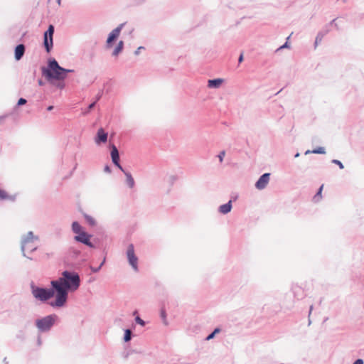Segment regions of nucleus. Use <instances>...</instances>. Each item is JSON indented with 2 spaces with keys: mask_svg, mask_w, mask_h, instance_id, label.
<instances>
[{
  "mask_svg": "<svg viewBox=\"0 0 364 364\" xmlns=\"http://www.w3.org/2000/svg\"><path fill=\"white\" fill-rule=\"evenodd\" d=\"M51 285L55 290V299L50 302V305L61 307L66 303L68 291H75L79 287L80 277L75 272L65 271L61 277L51 282Z\"/></svg>",
  "mask_w": 364,
  "mask_h": 364,
  "instance_id": "obj_1",
  "label": "nucleus"
},
{
  "mask_svg": "<svg viewBox=\"0 0 364 364\" xmlns=\"http://www.w3.org/2000/svg\"><path fill=\"white\" fill-rule=\"evenodd\" d=\"M72 71V70L61 68L58 62L53 59L49 61L48 68L43 69V75L49 81L52 80H63L66 77L67 74Z\"/></svg>",
  "mask_w": 364,
  "mask_h": 364,
  "instance_id": "obj_2",
  "label": "nucleus"
},
{
  "mask_svg": "<svg viewBox=\"0 0 364 364\" xmlns=\"http://www.w3.org/2000/svg\"><path fill=\"white\" fill-rule=\"evenodd\" d=\"M55 290L48 289L44 288L38 287L36 286L31 287V292L33 297L41 301H46L54 296Z\"/></svg>",
  "mask_w": 364,
  "mask_h": 364,
  "instance_id": "obj_3",
  "label": "nucleus"
},
{
  "mask_svg": "<svg viewBox=\"0 0 364 364\" xmlns=\"http://www.w3.org/2000/svg\"><path fill=\"white\" fill-rule=\"evenodd\" d=\"M54 33V26L50 25L47 31L44 33L43 43L46 51L49 53L53 47V36Z\"/></svg>",
  "mask_w": 364,
  "mask_h": 364,
  "instance_id": "obj_4",
  "label": "nucleus"
},
{
  "mask_svg": "<svg viewBox=\"0 0 364 364\" xmlns=\"http://www.w3.org/2000/svg\"><path fill=\"white\" fill-rule=\"evenodd\" d=\"M127 256V259H128L129 264L133 267V269L135 271H137V269H138V267H137L138 258L135 255L134 245L132 244H130L128 246Z\"/></svg>",
  "mask_w": 364,
  "mask_h": 364,
  "instance_id": "obj_5",
  "label": "nucleus"
},
{
  "mask_svg": "<svg viewBox=\"0 0 364 364\" xmlns=\"http://www.w3.org/2000/svg\"><path fill=\"white\" fill-rule=\"evenodd\" d=\"M270 179V173H263L259 179L255 183V188L258 190H263L264 189L267 184L269 183Z\"/></svg>",
  "mask_w": 364,
  "mask_h": 364,
  "instance_id": "obj_6",
  "label": "nucleus"
},
{
  "mask_svg": "<svg viewBox=\"0 0 364 364\" xmlns=\"http://www.w3.org/2000/svg\"><path fill=\"white\" fill-rule=\"evenodd\" d=\"M36 242L31 241L29 238L23 240L21 249L24 254L25 252H31L36 250Z\"/></svg>",
  "mask_w": 364,
  "mask_h": 364,
  "instance_id": "obj_7",
  "label": "nucleus"
},
{
  "mask_svg": "<svg viewBox=\"0 0 364 364\" xmlns=\"http://www.w3.org/2000/svg\"><path fill=\"white\" fill-rule=\"evenodd\" d=\"M111 158L113 164L117 166L122 172H124V169L119 164V155L117 148L115 145L112 144L111 146Z\"/></svg>",
  "mask_w": 364,
  "mask_h": 364,
  "instance_id": "obj_8",
  "label": "nucleus"
},
{
  "mask_svg": "<svg viewBox=\"0 0 364 364\" xmlns=\"http://www.w3.org/2000/svg\"><path fill=\"white\" fill-rule=\"evenodd\" d=\"M122 27L123 24H120L109 33L107 40V47L108 48L112 46V43L119 37Z\"/></svg>",
  "mask_w": 364,
  "mask_h": 364,
  "instance_id": "obj_9",
  "label": "nucleus"
},
{
  "mask_svg": "<svg viewBox=\"0 0 364 364\" xmlns=\"http://www.w3.org/2000/svg\"><path fill=\"white\" fill-rule=\"evenodd\" d=\"M90 237H91V236L90 235H88L85 232L82 231V232H80L79 234H77V235H76L75 237V240L76 241H78L83 244H85L90 247H92V244L90 242Z\"/></svg>",
  "mask_w": 364,
  "mask_h": 364,
  "instance_id": "obj_10",
  "label": "nucleus"
},
{
  "mask_svg": "<svg viewBox=\"0 0 364 364\" xmlns=\"http://www.w3.org/2000/svg\"><path fill=\"white\" fill-rule=\"evenodd\" d=\"M107 140V134L102 128L97 130V136L95 137V143L100 144V143H105Z\"/></svg>",
  "mask_w": 364,
  "mask_h": 364,
  "instance_id": "obj_11",
  "label": "nucleus"
},
{
  "mask_svg": "<svg viewBox=\"0 0 364 364\" xmlns=\"http://www.w3.org/2000/svg\"><path fill=\"white\" fill-rule=\"evenodd\" d=\"M53 325L52 320H38L36 326L41 331L48 330Z\"/></svg>",
  "mask_w": 364,
  "mask_h": 364,
  "instance_id": "obj_12",
  "label": "nucleus"
},
{
  "mask_svg": "<svg viewBox=\"0 0 364 364\" xmlns=\"http://www.w3.org/2000/svg\"><path fill=\"white\" fill-rule=\"evenodd\" d=\"M225 82V80L222 78H217L213 80H208V87L209 88H218L223 83Z\"/></svg>",
  "mask_w": 364,
  "mask_h": 364,
  "instance_id": "obj_13",
  "label": "nucleus"
},
{
  "mask_svg": "<svg viewBox=\"0 0 364 364\" xmlns=\"http://www.w3.org/2000/svg\"><path fill=\"white\" fill-rule=\"evenodd\" d=\"M292 293L294 296L297 299L299 300L304 297L305 294L303 289L299 286H294L292 287Z\"/></svg>",
  "mask_w": 364,
  "mask_h": 364,
  "instance_id": "obj_14",
  "label": "nucleus"
},
{
  "mask_svg": "<svg viewBox=\"0 0 364 364\" xmlns=\"http://www.w3.org/2000/svg\"><path fill=\"white\" fill-rule=\"evenodd\" d=\"M25 53V46L23 44H19L16 47L15 49V58L16 60H19Z\"/></svg>",
  "mask_w": 364,
  "mask_h": 364,
  "instance_id": "obj_15",
  "label": "nucleus"
},
{
  "mask_svg": "<svg viewBox=\"0 0 364 364\" xmlns=\"http://www.w3.org/2000/svg\"><path fill=\"white\" fill-rule=\"evenodd\" d=\"M126 176V181H127V185L129 186V188H133L134 186V180L133 178V177L132 176L131 173H129V172H127L124 171V172H123Z\"/></svg>",
  "mask_w": 364,
  "mask_h": 364,
  "instance_id": "obj_16",
  "label": "nucleus"
},
{
  "mask_svg": "<svg viewBox=\"0 0 364 364\" xmlns=\"http://www.w3.org/2000/svg\"><path fill=\"white\" fill-rule=\"evenodd\" d=\"M0 200H14V197L9 195L4 190L0 189Z\"/></svg>",
  "mask_w": 364,
  "mask_h": 364,
  "instance_id": "obj_17",
  "label": "nucleus"
},
{
  "mask_svg": "<svg viewBox=\"0 0 364 364\" xmlns=\"http://www.w3.org/2000/svg\"><path fill=\"white\" fill-rule=\"evenodd\" d=\"M123 47H124V43H123V41H121L118 43L117 47L114 50L113 53H112L113 55H114V56L118 55V54L122 50Z\"/></svg>",
  "mask_w": 364,
  "mask_h": 364,
  "instance_id": "obj_18",
  "label": "nucleus"
},
{
  "mask_svg": "<svg viewBox=\"0 0 364 364\" xmlns=\"http://www.w3.org/2000/svg\"><path fill=\"white\" fill-rule=\"evenodd\" d=\"M72 229H73V231L76 234H79L80 232H82V228L77 222L73 223Z\"/></svg>",
  "mask_w": 364,
  "mask_h": 364,
  "instance_id": "obj_19",
  "label": "nucleus"
},
{
  "mask_svg": "<svg viewBox=\"0 0 364 364\" xmlns=\"http://www.w3.org/2000/svg\"><path fill=\"white\" fill-rule=\"evenodd\" d=\"M323 37L324 36H323V34L321 33L320 32H318L317 33V36L316 37L315 42H314V48H316L318 46V43H320L321 42Z\"/></svg>",
  "mask_w": 364,
  "mask_h": 364,
  "instance_id": "obj_20",
  "label": "nucleus"
},
{
  "mask_svg": "<svg viewBox=\"0 0 364 364\" xmlns=\"http://www.w3.org/2000/svg\"><path fill=\"white\" fill-rule=\"evenodd\" d=\"M311 153H313V154H324L326 153V149L323 146H319V147L312 150Z\"/></svg>",
  "mask_w": 364,
  "mask_h": 364,
  "instance_id": "obj_21",
  "label": "nucleus"
},
{
  "mask_svg": "<svg viewBox=\"0 0 364 364\" xmlns=\"http://www.w3.org/2000/svg\"><path fill=\"white\" fill-rule=\"evenodd\" d=\"M85 218L90 225H91V226L95 225L96 222H95V220L92 217L87 215H85Z\"/></svg>",
  "mask_w": 364,
  "mask_h": 364,
  "instance_id": "obj_22",
  "label": "nucleus"
},
{
  "mask_svg": "<svg viewBox=\"0 0 364 364\" xmlns=\"http://www.w3.org/2000/svg\"><path fill=\"white\" fill-rule=\"evenodd\" d=\"M131 331L129 329H127L124 333V340L125 342H128L131 339Z\"/></svg>",
  "mask_w": 364,
  "mask_h": 364,
  "instance_id": "obj_23",
  "label": "nucleus"
},
{
  "mask_svg": "<svg viewBox=\"0 0 364 364\" xmlns=\"http://www.w3.org/2000/svg\"><path fill=\"white\" fill-rule=\"evenodd\" d=\"M31 239V241L36 242L38 240V237L33 235L32 232H29L26 237L24 239Z\"/></svg>",
  "mask_w": 364,
  "mask_h": 364,
  "instance_id": "obj_24",
  "label": "nucleus"
},
{
  "mask_svg": "<svg viewBox=\"0 0 364 364\" xmlns=\"http://www.w3.org/2000/svg\"><path fill=\"white\" fill-rule=\"evenodd\" d=\"M323 185H322L318 190L316 194L314 196V200H318L321 197V192Z\"/></svg>",
  "mask_w": 364,
  "mask_h": 364,
  "instance_id": "obj_25",
  "label": "nucleus"
},
{
  "mask_svg": "<svg viewBox=\"0 0 364 364\" xmlns=\"http://www.w3.org/2000/svg\"><path fill=\"white\" fill-rule=\"evenodd\" d=\"M219 332H220V329H219V328H215V329L214 330V331H213L212 333H210L209 336H207L206 340H207V341H209V340H210V339L213 338H214V336H215V335L217 333H219Z\"/></svg>",
  "mask_w": 364,
  "mask_h": 364,
  "instance_id": "obj_26",
  "label": "nucleus"
},
{
  "mask_svg": "<svg viewBox=\"0 0 364 364\" xmlns=\"http://www.w3.org/2000/svg\"><path fill=\"white\" fill-rule=\"evenodd\" d=\"M331 31V28H329V26H326L321 31H319L321 33L323 34V36H325L327 33H328Z\"/></svg>",
  "mask_w": 364,
  "mask_h": 364,
  "instance_id": "obj_27",
  "label": "nucleus"
},
{
  "mask_svg": "<svg viewBox=\"0 0 364 364\" xmlns=\"http://www.w3.org/2000/svg\"><path fill=\"white\" fill-rule=\"evenodd\" d=\"M331 163L334 164H336L338 166V167L341 168V169H343L344 168L343 166V164H342V162L338 159H333L331 161Z\"/></svg>",
  "mask_w": 364,
  "mask_h": 364,
  "instance_id": "obj_28",
  "label": "nucleus"
},
{
  "mask_svg": "<svg viewBox=\"0 0 364 364\" xmlns=\"http://www.w3.org/2000/svg\"><path fill=\"white\" fill-rule=\"evenodd\" d=\"M220 213L223 214L228 213V204H223L220 207Z\"/></svg>",
  "mask_w": 364,
  "mask_h": 364,
  "instance_id": "obj_29",
  "label": "nucleus"
},
{
  "mask_svg": "<svg viewBox=\"0 0 364 364\" xmlns=\"http://www.w3.org/2000/svg\"><path fill=\"white\" fill-rule=\"evenodd\" d=\"M225 155H226L225 151H220V153L218 155V158L220 163L223 161V159L225 158Z\"/></svg>",
  "mask_w": 364,
  "mask_h": 364,
  "instance_id": "obj_30",
  "label": "nucleus"
},
{
  "mask_svg": "<svg viewBox=\"0 0 364 364\" xmlns=\"http://www.w3.org/2000/svg\"><path fill=\"white\" fill-rule=\"evenodd\" d=\"M289 48V44L288 41H286L282 46H281L279 48H278L276 51L277 52L280 50H282L284 48Z\"/></svg>",
  "mask_w": 364,
  "mask_h": 364,
  "instance_id": "obj_31",
  "label": "nucleus"
},
{
  "mask_svg": "<svg viewBox=\"0 0 364 364\" xmlns=\"http://www.w3.org/2000/svg\"><path fill=\"white\" fill-rule=\"evenodd\" d=\"M26 103V100L23 98H20L18 100V105H25Z\"/></svg>",
  "mask_w": 364,
  "mask_h": 364,
  "instance_id": "obj_32",
  "label": "nucleus"
},
{
  "mask_svg": "<svg viewBox=\"0 0 364 364\" xmlns=\"http://www.w3.org/2000/svg\"><path fill=\"white\" fill-rule=\"evenodd\" d=\"M353 364H364L362 359L356 360Z\"/></svg>",
  "mask_w": 364,
  "mask_h": 364,
  "instance_id": "obj_33",
  "label": "nucleus"
},
{
  "mask_svg": "<svg viewBox=\"0 0 364 364\" xmlns=\"http://www.w3.org/2000/svg\"><path fill=\"white\" fill-rule=\"evenodd\" d=\"M136 321H137V323L139 325H141L142 326H144L145 325V321L144 320H136Z\"/></svg>",
  "mask_w": 364,
  "mask_h": 364,
  "instance_id": "obj_34",
  "label": "nucleus"
},
{
  "mask_svg": "<svg viewBox=\"0 0 364 364\" xmlns=\"http://www.w3.org/2000/svg\"><path fill=\"white\" fill-rule=\"evenodd\" d=\"M104 171L107 173H111V169H110L109 166H106L105 167Z\"/></svg>",
  "mask_w": 364,
  "mask_h": 364,
  "instance_id": "obj_35",
  "label": "nucleus"
},
{
  "mask_svg": "<svg viewBox=\"0 0 364 364\" xmlns=\"http://www.w3.org/2000/svg\"><path fill=\"white\" fill-rule=\"evenodd\" d=\"M336 18L333 19V20L329 23V24H328L327 26H329V27H330L331 26H334V24L336 23Z\"/></svg>",
  "mask_w": 364,
  "mask_h": 364,
  "instance_id": "obj_36",
  "label": "nucleus"
},
{
  "mask_svg": "<svg viewBox=\"0 0 364 364\" xmlns=\"http://www.w3.org/2000/svg\"><path fill=\"white\" fill-rule=\"evenodd\" d=\"M243 59H244V58H243V54H242V53H241V54H240V55L239 56V58H238V62H239V63H242V60H243Z\"/></svg>",
  "mask_w": 364,
  "mask_h": 364,
  "instance_id": "obj_37",
  "label": "nucleus"
},
{
  "mask_svg": "<svg viewBox=\"0 0 364 364\" xmlns=\"http://www.w3.org/2000/svg\"><path fill=\"white\" fill-rule=\"evenodd\" d=\"M232 207V200H229V213L231 211Z\"/></svg>",
  "mask_w": 364,
  "mask_h": 364,
  "instance_id": "obj_38",
  "label": "nucleus"
},
{
  "mask_svg": "<svg viewBox=\"0 0 364 364\" xmlns=\"http://www.w3.org/2000/svg\"><path fill=\"white\" fill-rule=\"evenodd\" d=\"M144 48L143 47H139L138 49L135 51V54L138 55L140 53V49Z\"/></svg>",
  "mask_w": 364,
  "mask_h": 364,
  "instance_id": "obj_39",
  "label": "nucleus"
},
{
  "mask_svg": "<svg viewBox=\"0 0 364 364\" xmlns=\"http://www.w3.org/2000/svg\"><path fill=\"white\" fill-rule=\"evenodd\" d=\"M95 102H93V103L90 104V106H89V109H92L95 107Z\"/></svg>",
  "mask_w": 364,
  "mask_h": 364,
  "instance_id": "obj_40",
  "label": "nucleus"
},
{
  "mask_svg": "<svg viewBox=\"0 0 364 364\" xmlns=\"http://www.w3.org/2000/svg\"><path fill=\"white\" fill-rule=\"evenodd\" d=\"M60 89H63L64 87V84L63 83H59L58 85Z\"/></svg>",
  "mask_w": 364,
  "mask_h": 364,
  "instance_id": "obj_41",
  "label": "nucleus"
},
{
  "mask_svg": "<svg viewBox=\"0 0 364 364\" xmlns=\"http://www.w3.org/2000/svg\"><path fill=\"white\" fill-rule=\"evenodd\" d=\"M53 106H49V107H48V109H48V111H50V110H52V109H53Z\"/></svg>",
  "mask_w": 364,
  "mask_h": 364,
  "instance_id": "obj_42",
  "label": "nucleus"
},
{
  "mask_svg": "<svg viewBox=\"0 0 364 364\" xmlns=\"http://www.w3.org/2000/svg\"><path fill=\"white\" fill-rule=\"evenodd\" d=\"M312 309H313V306H310V309H309V316H310L311 312V311H312Z\"/></svg>",
  "mask_w": 364,
  "mask_h": 364,
  "instance_id": "obj_43",
  "label": "nucleus"
},
{
  "mask_svg": "<svg viewBox=\"0 0 364 364\" xmlns=\"http://www.w3.org/2000/svg\"><path fill=\"white\" fill-rule=\"evenodd\" d=\"M334 26L337 30H339V27L336 23L334 24Z\"/></svg>",
  "mask_w": 364,
  "mask_h": 364,
  "instance_id": "obj_44",
  "label": "nucleus"
},
{
  "mask_svg": "<svg viewBox=\"0 0 364 364\" xmlns=\"http://www.w3.org/2000/svg\"><path fill=\"white\" fill-rule=\"evenodd\" d=\"M310 153H311V151L310 150H307L306 152H305V154H309Z\"/></svg>",
  "mask_w": 364,
  "mask_h": 364,
  "instance_id": "obj_45",
  "label": "nucleus"
},
{
  "mask_svg": "<svg viewBox=\"0 0 364 364\" xmlns=\"http://www.w3.org/2000/svg\"><path fill=\"white\" fill-rule=\"evenodd\" d=\"M136 312H134V315L136 316V319H139L140 318L139 316L138 315H136Z\"/></svg>",
  "mask_w": 364,
  "mask_h": 364,
  "instance_id": "obj_46",
  "label": "nucleus"
},
{
  "mask_svg": "<svg viewBox=\"0 0 364 364\" xmlns=\"http://www.w3.org/2000/svg\"><path fill=\"white\" fill-rule=\"evenodd\" d=\"M300 156L299 153H296L295 155H294V157L295 158H297Z\"/></svg>",
  "mask_w": 364,
  "mask_h": 364,
  "instance_id": "obj_47",
  "label": "nucleus"
},
{
  "mask_svg": "<svg viewBox=\"0 0 364 364\" xmlns=\"http://www.w3.org/2000/svg\"><path fill=\"white\" fill-rule=\"evenodd\" d=\"M161 316H162V317H165V316H166V315H165V314H164V311H161Z\"/></svg>",
  "mask_w": 364,
  "mask_h": 364,
  "instance_id": "obj_48",
  "label": "nucleus"
},
{
  "mask_svg": "<svg viewBox=\"0 0 364 364\" xmlns=\"http://www.w3.org/2000/svg\"><path fill=\"white\" fill-rule=\"evenodd\" d=\"M57 3H58V4L60 6V4H61V0H57Z\"/></svg>",
  "mask_w": 364,
  "mask_h": 364,
  "instance_id": "obj_49",
  "label": "nucleus"
},
{
  "mask_svg": "<svg viewBox=\"0 0 364 364\" xmlns=\"http://www.w3.org/2000/svg\"><path fill=\"white\" fill-rule=\"evenodd\" d=\"M38 84H39L40 85H43L42 81H41V80H39Z\"/></svg>",
  "mask_w": 364,
  "mask_h": 364,
  "instance_id": "obj_50",
  "label": "nucleus"
}]
</instances>
